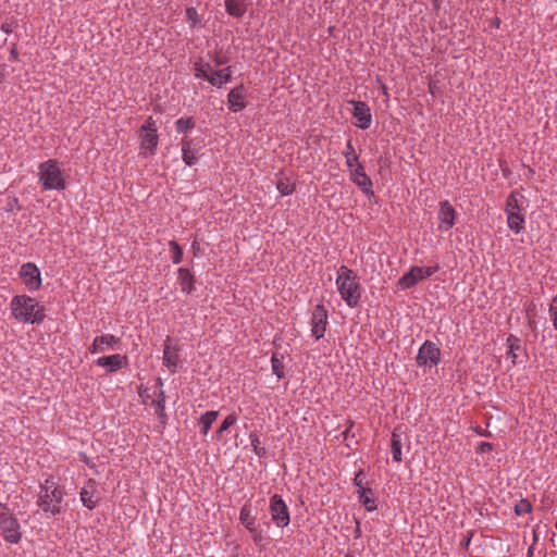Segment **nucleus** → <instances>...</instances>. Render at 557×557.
<instances>
[{
    "label": "nucleus",
    "mask_w": 557,
    "mask_h": 557,
    "mask_svg": "<svg viewBox=\"0 0 557 557\" xmlns=\"http://www.w3.org/2000/svg\"><path fill=\"white\" fill-rule=\"evenodd\" d=\"M327 325V310L323 305H317L311 315V334L319 341L324 336Z\"/></svg>",
    "instance_id": "11"
},
{
    "label": "nucleus",
    "mask_w": 557,
    "mask_h": 557,
    "mask_svg": "<svg viewBox=\"0 0 557 557\" xmlns=\"http://www.w3.org/2000/svg\"><path fill=\"white\" fill-rule=\"evenodd\" d=\"M156 121L149 116L139 129L140 148L145 154L152 156L158 147L159 137Z\"/></svg>",
    "instance_id": "6"
},
{
    "label": "nucleus",
    "mask_w": 557,
    "mask_h": 557,
    "mask_svg": "<svg viewBox=\"0 0 557 557\" xmlns=\"http://www.w3.org/2000/svg\"><path fill=\"white\" fill-rule=\"evenodd\" d=\"M555 304H557V297H554L553 304L548 308V314L553 322L554 329L557 331V306H555Z\"/></svg>",
    "instance_id": "40"
},
{
    "label": "nucleus",
    "mask_w": 557,
    "mask_h": 557,
    "mask_svg": "<svg viewBox=\"0 0 557 557\" xmlns=\"http://www.w3.org/2000/svg\"><path fill=\"white\" fill-rule=\"evenodd\" d=\"M337 290L342 299L350 308L358 306L361 299V286L357 275L346 265H341L336 277Z\"/></svg>",
    "instance_id": "3"
},
{
    "label": "nucleus",
    "mask_w": 557,
    "mask_h": 557,
    "mask_svg": "<svg viewBox=\"0 0 557 557\" xmlns=\"http://www.w3.org/2000/svg\"><path fill=\"white\" fill-rule=\"evenodd\" d=\"M95 363L98 367L104 368L108 373L116 372L128 364L126 355H110L98 358Z\"/></svg>",
    "instance_id": "15"
},
{
    "label": "nucleus",
    "mask_w": 557,
    "mask_h": 557,
    "mask_svg": "<svg viewBox=\"0 0 557 557\" xmlns=\"http://www.w3.org/2000/svg\"><path fill=\"white\" fill-rule=\"evenodd\" d=\"M401 434H403V431H401L400 426H396L393 430V432H392L391 451H392L393 460L395 462H400L403 460V456H401V447H403Z\"/></svg>",
    "instance_id": "23"
},
{
    "label": "nucleus",
    "mask_w": 557,
    "mask_h": 557,
    "mask_svg": "<svg viewBox=\"0 0 557 557\" xmlns=\"http://www.w3.org/2000/svg\"><path fill=\"white\" fill-rule=\"evenodd\" d=\"M349 429H346L344 432H343V436L344 438L346 440L348 436H349Z\"/></svg>",
    "instance_id": "52"
},
{
    "label": "nucleus",
    "mask_w": 557,
    "mask_h": 557,
    "mask_svg": "<svg viewBox=\"0 0 557 557\" xmlns=\"http://www.w3.org/2000/svg\"><path fill=\"white\" fill-rule=\"evenodd\" d=\"M154 394L157 396V399L153 400V405L156 407V414L162 425L166 424L168 416L165 413V393L163 389L154 391Z\"/></svg>",
    "instance_id": "27"
},
{
    "label": "nucleus",
    "mask_w": 557,
    "mask_h": 557,
    "mask_svg": "<svg viewBox=\"0 0 557 557\" xmlns=\"http://www.w3.org/2000/svg\"><path fill=\"white\" fill-rule=\"evenodd\" d=\"M251 437V445L253 446L255 451L259 455L258 446H259V440L257 436H250Z\"/></svg>",
    "instance_id": "45"
},
{
    "label": "nucleus",
    "mask_w": 557,
    "mask_h": 557,
    "mask_svg": "<svg viewBox=\"0 0 557 557\" xmlns=\"http://www.w3.org/2000/svg\"><path fill=\"white\" fill-rule=\"evenodd\" d=\"M350 180L361 189L367 196H374L372 189V181L366 173L364 168L361 163H357V166L349 169Z\"/></svg>",
    "instance_id": "13"
},
{
    "label": "nucleus",
    "mask_w": 557,
    "mask_h": 557,
    "mask_svg": "<svg viewBox=\"0 0 557 557\" xmlns=\"http://www.w3.org/2000/svg\"><path fill=\"white\" fill-rule=\"evenodd\" d=\"M219 417V411L215 410H209L202 413L199 418V425L201 428L200 432L202 435H207L209 433V430L211 425L215 422V420Z\"/></svg>",
    "instance_id": "28"
},
{
    "label": "nucleus",
    "mask_w": 557,
    "mask_h": 557,
    "mask_svg": "<svg viewBox=\"0 0 557 557\" xmlns=\"http://www.w3.org/2000/svg\"><path fill=\"white\" fill-rule=\"evenodd\" d=\"M344 156L348 169H352L354 166H357V163H359L358 156L356 154L351 139H349L346 144V150L344 151Z\"/></svg>",
    "instance_id": "33"
},
{
    "label": "nucleus",
    "mask_w": 557,
    "mask_h": 557,
    "mask_svg": "<svg viewBox=\"0 0 557 557\" xmlns=\"http://www.w3.org/2000/svg\"><path fill=\"white\" fill-rule=\"evenodd\" d=\"M533 552H534V547L530 546L529 549H528V553H527V557H532L533 556Z\"/></svg>",
    "instance_id": "50"
},
{
    "label": "nucleus",
    "mask_w": 557,
    "mask_h": 557,
    "mask_svg": "<svg viewBox=\"0 0 557 557\" xmlns=\"http://www.w3.org/2000/svg\"><path fill=\"white\" fill-rule=\"evenodd\" d=\"M20 277L30 292H36L41 286V274L40 270L35 263H24L20 269Z\"/></svg>",
    "instance_id": "10"
},
{
    "label": "nucleus",
    "mask_w": 557,
    "mask_h": 557,
    "mask_svg": "<svg viewBox=\"0 0 557 557\" xmlns=\"http://www.w3.org/2000/svg\"><path fill=\"white\" fill-rule=\"evenodd\" d=\"M10 306L12 315L23 323L40 324L46 318L45 307L27 295L14 296Z\"/></svg>",
    "instance_id": "2"
},
{
    "label": "nucleus",
    "mask_w": 557,
    "mask_h": 557,
    "mask_svg": "<svg viewBox=\"0 0 557 557\" xmlns=\"http://www.w3.org/2000/svg\"><path fill=\"white\" fill-rule=\"evenodd\" d=\"M493 24H494V25H496V27H499V25H500V20H499L498 17H495V18L493 20Z\"/></svg>",
    "instance_id": "51"
},
{
    "label": "nucleus",
    "mask_w": 557,
    "mask_h": 557,
    "mask_svg": "<svg viewBox=\"0 0 557 557\" xmlns=\"http://www.w3.org/2000/svg\"><path fill=\"white\" fill-rule=\"evenodd\" d=\"M240 523L249 531L252 536V541L257 546H261L263 542L262 529L257 523V513L252 512L251 505L246 503L243 505L239 511Z\"/></svg>",
    "instance_id": "7"
},
{
    "label": "nucleus",
    "mask_w": 557,
    "mask_h": 557,
    "mask_svg": "<svg viewBox=\"0 0 557 557\" xmlns=\"http://www.w3.org/2000/svg\"><path fill=\"white\" fill-rule=\"evenodd\" d=\"M345 557H351L350 555H346Z\"/></svg>",
    "instance_id": "55"
},
{
    "label": "nucleus",
    "mask_w": 557,
    "mask_h": 557,
    "mask_svg": "<svg viewBox=\"0 0 557 557\" xmlns=\"http://www.w3.org/2000/svg\"><path fill=\"white\" fill-rule=\"evenodd\" d=\"M195 127V121L193 117H180L175 122V128L178 133H185Z\"/></svg>",
    "instance_id": "37"
},
{
    "label": "nucleus",
    "mask_w": 557,
    "mask_h": 557,
    "mask_svg": "<svg viewBox=\"0 0 557 557\" xmlns=\"http://www.w3.org/2000/svg\"><path fill=\"white\" fill-rule=\"evenodd\" d=\"M227 104L228 109L233 112H239L246 108L244 85L231 89L227 95Z\"/></svg>",
    "instance_id": "18"
},
{
    "label": "nucleus",
    "mask_w": 557,
    "mask_h": 557,
    "mask_svg": "<svg viewBox=\"0 0 557 557\" xmlns=\"http://www.w3.org/2000/svg\"><path fill=\"white\" fill-rule=\"evenodd\" d=\"M178 360V350L177 348L171 346V339L168 337L163 348V364L169 368L171 372H175Z\"/></svg>",
    "instance_id": "21"
},
{
    "label": "nucleus",
    "mask_w": 557,
    "mask_h": 557,
    "mask_svg": "<svg viewBox=\"0 0 557 557\" xmlns=\"http://www.w3.org/2000/svg\"><path fill=\"white\" fill-rule=\"evenodd\" d=\"M421 267H412L409 272L404 274L399 280L397 285L401 289H408L417 285L419 282L423 281V275L421 274Z\"/></svg>",
    "instance_id": "20"
},
{
    "label": "nucleus",
    "mask_w": 557,
    "mask_h": 557,
    "mask_svg": "<svg viewBox=\"0 0 557 557\" xmlns=\"http://www.w3.org/2000/svg\"><path fill=\"white\" fill-rule=\"evenodd\" d=\"M121 338L113 334H102L96 336L92 344L89 346L88 351L90 354H100L110 349L119 348Z\"/></svg>",
    "instance_id": "14"
},
{
    "label": "nucleus",
    "mask_w": 557,
    "mask_h": 557,
    "mask_svg": "<svg viewBox=\"0 0 557 557\" xmlns=\"http://www.w3.org/2000/svg\"><path fill=\"white\" fill-rule=\"evenodd\" d=\"M226 12L234 17L240 18L247 11V0H224Z\"/></svg>",
    "instance_id": "26"
},
{
    "label": "nucleus",
    "mask_w": 557,
    "mask_h": 557,
    "mask_svg": "<svg viewBox=\"0 0 557 557\" xmlns=\"http://www.w3.org/2000/svg\"><path fill=\"white\" fill-rule=\"evenodd\" d=\"M437 271H438V265L421 268V272H422L421 274L423 275V280L432 276Z\"/></svg>",
    "instance_id": "41"
},
{
    "label": "nucleus",
    "mask_w": 557,
    "mask_h": 557,
    "mask_svg": "<svg viewBox=\"0 0 557 557\" xmlns=\"http://www.w3.org/2000/svg\"><path fill=\"white\" fill-rule=\"evenodd\" d=\"M416 362L419 367H436L441 362V349L435 343L425 341L418 350Z\"/></svg>",
    "instance_id": "8"
},
{
    "label": "nucleus",
    "mask_w": 557,
    "mask_h": 557,
    "mask_svg": "<svg viewBox=\"0 0 557 557\" xmlns=\"http://www.w3.org/2000/svg\"><path fill=\"white\" fill-rule=\"evenodd\" d=\"M356 533H358V534L360 533L359 527H357Z\"/></svg>",
    "instance_id": "53"
},
{
    "label": "nucleus",
    "mask_w": 557,
    "mask_h": 557,
    "mask_svg": "<svg viewBox=\"0 0 557 557\" xmlns=\"http://www.w3.org/2000/svg\"><path fill=\"white\" fill-rule=\"evenodd\" d=\"M182 159L188 166H193L197 163V149L193 147V139L184 137L182 139Z\"/></svg>",
    "instance_id": "22"
},
{
    "label": "nucleus",
    "mask_w": 557,
    "mask_h": 557,
    "mask_svg": "<svg viewBox=\"0 0 557 557\" xmlns=\"http://www.w3.org/2000/svg\"><path fill=\"white\" fill-rule=\"evenodd\" d=\"M11 57H12V59H13V60H17L18 54H17L16 49H12V50H11Z\"/></svg>",
    "instance_id": "49"
},
{
    "label": "nucleus",
    "mask_w": 557,
    "mask_h": 557,
    "mask_svg": "<svg viewBox=\"0 0 557 557\" xmlns=\"http://www.w3.org/2000/svg\"><path fill=\"white\" fill-rule=\"evenodd\" d=\"M162 387H163V381L161 377H158L156 381L154 391H159L160 388L163 389Z\"/></svg>",
    "instance_id": "46"
},
{
    "label": "nucleus",
    "mask_w": 557,
    "mask_h": 557,
    "mask_svg": "<svg viewBox=\"0 0 557 557\" xmlns=\"http://www.w3.org/2000/svg\"><path fill=\"white\" fill-rule=\"evenodd\" d=\"M523 202H524V196L521 193H519L517 190L511 191L506 200V208H505L506 214L511 213V212H522L523 211Z\"/></svg>",
    "instance_id": "25"
},
{
    "label": "nucleus",
    "mask_w": 557,
    "mask_h": 557,
    "mask_svg": "<svg viewBox=\"0 0 557 557\" xmlns=\"http://www.w3.org/2000/svg\"><path fill=\"white\" fill-rule=\"evenodd\" d=\"M195 275L187 268H180L177 270V283L181 287V290L187 295L191 294L195 290Z\"/></svg>",
    "instance_id": "19"
},
{
    "label": "nucleus",
    "mask_w": 557,
    "mask_h": 557,
    "mask_svg": "<svg viewBox=\"0 0 557 557\" xmlns=\"http://www.w3.org/2000/svg\"><path fill=\"white\" fill-rule=\"evenodd\" d=\"M532 510V505L531 503L528 500V499H520L516 506H515V512L518 515V516H522V515H525V513H529L531 512Z\"/></svg>",
    "instance_id": "39"
},
{
    "label": "nucleus",
    "mask_w": 557,
    "mask_h": 557,
    "mask_svg": "<svg viewBox=\"0 0 557 557\" xmlns=\"http://www.w3.org/2000/svg\"><path fill=\"white\" fill-rule=\"evenodd\" d=\"M169 247L171 250V259L174 264H178L183 260V249L175 240L169 242Z\"/></svg>",
    "instance_id": "36"
},
{
    "label": "nucleus",
    "mask_w": 557,
    "mask_h": 557,
    "mask_svg": "<svg viewBox=\"0 0 557 557\" xmlns=\"http://www.w3.org/2000/svg\"><path fill=\"white\" fill-rule=\"evenodd\" d=\"M97 492V483L94 479H89L85 485L82 487L79 496L83 505L88 509H94L98 502L99 497H96Z\"/></svg>",
    "instance_id": "17"
},
{
    "label": "nucleus",
    "mask_w": 557,
    "mask_h": 557,
    "mask_svg": "<svg viewBox=\"0 0 557 557\" xmlns=\"http://www.w3.org/2000/svg\"><path fill=\"white\" fill-rule=\"evenodd\" d=\"M186 13H187V15H188V17H189V18H191V17H193V15L197 14V12H196V9H195V8H188V9L186 10Z\"/></svg>",
    "instance_id": "47"
},
{
    "label": "nucleus",
    "mask_w": 557,
    "mask_h": 557,
    "mask_svg": "<svg viewBox=\"0 0 557 557\" xmlns=\"http://www.w3.org/2000/svg\"><path fill=\"white\" fill-rule=\"evenodd\" d=\"M493 449V445L488 442H481L476 448L478 453H486Z\"/></svg>",
    "instance_id": "43"
},
{
    "label": "nucleus",
    "mask_w": 557,
    "mask_h": 557,
    "mask_svg": "<svg viewBox=\"0 0 557 557\" xmlns=\"http://www.w3.org/2000/svg\"><path fill=\"white\" fill-rule=\"evenodd\" d=\"M191 251H193L194 256H198V252L200 251V244L197 240L193 242Z\"/></svg>",
    "instance_id": "44"
},
{
    "label": "nucleus",
    "mask_w": 557,
    "mask_h": 557,
    "mask_svg": "<svg viewBox=\"0 0 557 557\" xmlns=\"http://www.w3.org/2000/svg\"><path fill=\"white\" fill-rule=\"evenodd\" d=\"M270 513L272 521L277 528H285L290 522L289 510L282 496L274 494L270 498Z\"/></svg>",
    "instance_id": "9"
},
{
    "label": "nucleus",
    "mask_w": 557,
    "mask_h": 557,
    "mask_svg": "<svg viewBox=\"0 0 557 557\" xmlns=\"http://www.w3.org/2000/svg\"><path fill=\"white\" fill-rule=\"evenodd\" d=\"M354 107L352 116L357 120L356 125L361 129H368L372 123L370 107L363 101L350 99L347 101Z\"/></svg>",
    "instance_id": "12"
},
{
    "label": "nucleus",
    "mask_w": 557,
    "mask_h": 557,
    "mask_svg": "<svg viewBox=\"0 0 557 557\" xmlns=\"http://www.w3.org/2000/svg\"><path fill=\"white\" fill-rule=\"evenodd\" d=\"M524 215L522 212H511L507 214L508 227L519 234L524 228Z\"/></svg>",
    "instance_id": "30"
},
{
    "label": "nucleus",
    "mask_w": 557,
    "mask_h": 557,
    "mask_svg": "<svg viewBox=\"0 0 557 557\" xmlns=\"http://www.w3.org/2000/svg\"><path fill=\"white\" fill-rule=\"evenodd\" d=\"M555 528H556V530H557V520H556V524H555Z\"/></svg>",
    "instance_id": "54"
},
{
    "label": "nucleus",
    "mask_w": 557,
    "mask_h": 557,
    "mask_svg": "<svg viewBox=\"0 0 557 557\" xmlns=\"http://www.w3.org/2000/svg\"><path fill=\"white\" fill-rule=\"evenodd\" d=\"M210 63H205L201 60L194 63V71H195V77L196 78H203L209 82L210 77V71H211Z\"/></svg>",
    "instance_id": "34"
},
{
    "label": "nucleus",
    "mask_w": 557,
    "mask_h": 557,
    "mask_svg": "<svg viewBox=\"0 0 557 557\" xmlns=\"http://www.w3.org/2000/svg\"><path fill=\"white\" fill-rule=\"evenodd\" d=\"M237 421V416L235 413L228 414L223 422L221 423L220 428L216 431V437L220 438L223 432L227 431L232 425H234Z\"/></svg>",
    "instance_id": "38"
},
{
    "label": "nucleus",
    "mask_w": 557,
    "mask_h": 557,
    "mask_svg": "<svg viewBox=\"0 0 557 557\" xmlns=\"http://www.w3.org/2000/svg\"><path fill=\"white\" fill-rule=\"evenodd\" d=\"M214 63L216 66L223 65L225 63V60L222 58H215Z\"/></svg>",
    "instance_id": "48"
},
{
    "label": "nucleus",
    "mask_w": 557,
    "mask_h": 557,
    "mask_svg": "<svg viewBox=\"0 0 557 557\" xmlns=\"http://www.w3.org/2000/svg\"><path fill=\"white\" fill-rule=\"evenodd\" d=\"M276 188L282 196H289L295 191L296 184L283 173L278 174Z\"/></svg>",
    "instance_id": "29"
},
{
    "label": "nucleus",
    "mask_w": 557,
    "mask_h": 557,
    "mask_svg": "<svg viewBox=\"0 0 557 557\" xmlns=\"http://www.w3.org/2000/svg\"><path fill=\"white\" fill-rule=\"evenodd\" d=\"M232 74L233 71L231 66L214 71L210 74L209 83L216 88H221L232 79Z\"/></svg>",
    "instance_id": "24"
},
{
    "label": "nucleus",
    "mask_w": 557,
    "mask_h": 557,
    "mask_svg": "<svg viewBox=\"0 0 557 557\" xmlns=\"http://www.w3.org/2000/svg\"><path fill=\"white\" fill-rule=\"evenodd\" d=\"M64 496V487L53 476H49L39 486L36 504L45 515L57 516L62 512Z\"/></svg>",
    "instance_id": "1"
},
{
    "label": "nucleus",
    "mask_w": 557,
    "mask_h": 557,
    "mask_svg": "<svg viewBox=\"0 0 557 557\" xmlns=\"http://www.w3.org/2000/svg\"><path fill=\"white\" fill-rule=\"evenodd\" d=\"M371 494L372 490L370 487H362V490H358L359 500L367 511H374L376 509L375 499L370 497Z\"/></svg>",
    "instance_id": "31"
},
{
    "label": "nucleus",
    "mask_w": 557,
    "mask_h": 557,
    "mask_svg": "<svg viewBox=\"0 0 557 557\" xmlns=\"http://www.w3.org/2000/svg\"><path fill=\"white\" fill-rule=\"evenodd\" d=\"M363 479H364V474L362 471H359L356 475H355V479H354V484L356 487H358V490H362L363 486Z\"/></svg>",
    "instance_id": "42"
},
{
    "label": "nucleus",
    "mask_w": 557,
    "mask_h": 557,
    "mask_svg": "<svg viewBox=\"0 0 557 557\" xmlns=\"http://www.w3.org/2000/svg\"><path fill=\"white\" fill-rule=\"evenodd\" d=\"M506 344L508 347L507 357L511 359L512 364H516V360H517L516 351L521 348L520 339L516 335L510 334L506 339Z\"/></svg>",
    "instance_id": "32"
},
{
    "label": "nucleus",
    "mask_w": 557,
    "mask_h": 557,
    "mask_svg": "<svg viewBox=\"0 0 557 557\" xmlns=\"http://www.w3.org/2000/svg\"><path fill=\"white\" fill-rule=\"evenodd\" d=\"M38 178L42 190H63L66 187L62 170L53 159L39 164Z\"/></svg>",
    "instance_id": "4"
},
{
    "label": "nucleus",
    "mask_w": 557,
    "mask_h": 557,
    "mask_svg": "<svg viewBox=\"0 0 557 557\" xmlns=\"http://www.w3.org/2000/svg\"><path fill=\"white\" fill-rule=\"evenodd\" d=\"M456 211L448 200L440 202L438 210V230L447 232L455 225Z\"/></svg>",
    "instance_id": "16"
},
{
    "label": "nucleus",
    "mask_w": 557,
    "mask_h": 557,
    "mask_svg": "<svg viewBox=\"0 0 557 557\" xmlns=\"http://www.w3.org/2000/svg\"><path fill=\"white\" fill-rule=\"evenodd\" d=\"M271 366H272V372L274 375L277 376V379L284 377L283 356H280L276 352L273 354L271 357Z\"/></svg>",
    "instance_id": "35"
},
{
    "label": "nucleus",
    "mask_w": 557,
    "mask_h": 557,
    "mask_svg": "<svg viewBox=\"0 0 557 557\" xmlns=\"http://www.w3.org/2000/svg\"><path fill=\"white\" fill-rule=\"evenodd\" d=\"M0 532L10 544H17L22 539L21 525L7 504L0 503Z\"/></svg>",
    "instance_id": "5"
}]
</instances>
